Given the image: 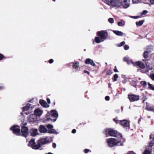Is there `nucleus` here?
Masks as SVG:
<instances>
[{
    "label": "nucleus",
    "mask_w": 154,
    "mask_h": 154,
    "mask_svg": "<svg viewBox=\"0 0 154 154\" xmlns=\"http://www.w3.org/2000/svg\"><path fill=\"white\" fill-rule=\"evenodd\" d=\"M118 78V75L117 74H116L114 76V79L113 82L116 81H117V79Z\"/></svg>",
    "instance_id": "obj_30"
},
{
    "label": "nucleus",
    "mask_w": 154,
    "mask_h": 154,
    "mask_svg": "<svg viewBox=\"0 0 154 154\" xmlns=\"http://www.w3.org/2000/svg\"><path fill=\"white\" fill-rule=\"evenodd\" d=\"M150 77L152 80H154V74H150Z\"/></svg>",
    "instance_id": "obj_37"
},
{
    "label": "nucleus",
    "mask_w": 154,
    "mask_h": 154,
    "mask_svg": "<svg viewBox=\"0 0 154 154\" xmlns=\"http://www.w3.org/2000/svg\"><path fill=\"white\" fill-rule=\"evenodd\" d=\"M76 130L75 129H73L72 131V133L73 134L75 133H76Z\"/></svg>",
    "instance_id": "obj_49"
},
{
    "label": "nucleus",
    "mask_w": 154,
    "mask_h": 154,
    "mask_svg": "<svg viewBox=\"0 0 154 154\" xmlns=\"http://www.w3.org/2000/svg\"><path fill=\"white\" fill-rule=\"evenodd\" d=\"M144 21L141 20L139 21L138 22H136V24L137 26H141L143 23Z\"/></svg>",
    "instance_id": "obj_25"
},
{
    "label": "nucleus",
    "mask_w": 154,
    "mask_h": 154,
    "mask_svg": "<svg viewBox=\"0 0 154 154\" xmlns=\"http://www.w3.org/2000/svg\"><path fill=\"white\" fill-rule=\"evenodd\" d=\"M130 0H121V5L124 8H128L130 6Z\"/></svg>",
    "instance_id": "obj_8"
},
{
    "label": "nucleus",
    "mask_w": 154,
    "mask_h": 154,
    "mask_svg": "<svg viewBox=\"0 0 154 154\" xmlns=\"http://www.w3.org/2000/svg\"><path fill=\"white\" fill-rule=\"evenodd\" d=\"M121 110H122V111H123V107H121Z\"/></svg>",
    "instance_id": "obj_59"
},
{
    "label": "nucleus",
    "mask_w": 154,
    "mask_h": 154,
    "mask_svg": "<svg viewBox=\"0 0 154 154\" xmlns=\"http://www.w3.org/2000/svg\"><path fill=\"white\" fill-rule=\"evenodd\" d=\"M147 13V11L146 10H144L142 12V14L145 15Z\"/></svg>",
    "instance_id": "obj_42"
},
{
    "label": "nucleus",
    "mask_w": 154,
    "mask_h": 154,
    "mask_svg": "<svg viewBox=\"0 0 154 154\" xmlns=\"http://www.w3.org/2000/svg\"><path fill=\"white\" fill-rule=\"evenodd\" d=\"M113 121L116 122V123H118L119 122V121L118 120V119L117 118H115L113 119Z\"/></svg>",
    "instance_id": "obj_40"
},
{
    "label": "nucleus",
    "mask_w": 154,
    "mask_h": 154,
    "mask_svg": "<svg viewBox=\"0 0 154 154\" xmlns=\"http://www.w3.org/2000/svg\"><path fill=\"white\" fill-rule=\"evenodd\" d=\"M54 62V60L52 59H50L49 60V63H53Z\"/></svg>",
    "instance_id": "obj_46"
},
{
    "label": "nucleus",
    "mask_w": 154,
    "mask_h": 154,
    "mask_svg": "<svg viewBox=\"0 0 154 154\" xmlns=\"http://www.w3.org/2000/svg\"><path fill=\"white\" fill-rule=\"evenodd\" d=\"M39 131L41 133H45L47 132L48 130L43 125H41L38 128Z\"/></svg>",
    "instance_id": "obj_12"
},
{
    "label": "nucleus",
    "mask_w": 154,
    "mask_h": 154,
    "mask_svg": "<svg viewBox=\"0 0 154 154\" xmlns=\"http://www.w3.org/2000/svg\"><path fill=\"white\" fill-rule=\"evenodd\" d=\"M129 48V46L127 45H125L124 46V49L126 50Z\"/></svg>",
    "instance_id": "obj_38"
},
{
    "label": "nucleus",
    "mask_w": 154,
    "mask_h": 154,
    "mask_svg": "<svg viewBox=\"0 0 154 154\" xmlns=\"http://www.w3.org/2000/svg\"><path fill=\"white\" fill-rule=\"evenodd\" d=\"M114 71L115 72H118V71L117 69H116V66H115V69H114Z\"/></svg>",
    "instance_id": "obj_48"
},
{
    "label": "nucleus",
    "mask_w": 154,
    "mask_h": 154,
    "mask_svg": "<svg viewBox=\"0 0 154 154\" xmlns=\"http://www.w3.org/2000/svg\"><path fill=\"white\" fill-rule=\"evenodd\" d=\"M104 133L106 135V137L110 136L123 138L121 134L119 133L116 131L110 128H106L105 129L104 131Z\"/></svg>",
    "instance_id": "obj_3"
},
{
    "label": "nucleus",
    "mask_w": 154,
    "mask_h": 154,
    "mask_svg": "<svg viewBox=\"0 0 154 154\" xmlns=\"http://www.w3.org/2000/svg\"><path fill=\"white\" fill-rule=\"evenodd\" d=\"M128 98L130 101L134 102L139 100V97L134 94H130L128 95Z\"/></svg>",
    "instance_id": "obj_9"
},
{
    "label": "nucleus",
    "mask_w": 154,
    "mask_h": 154,
    "mask_svg": "<svg viewBox=\"0 0 154 154\" xmlns=\"http://www.w3.org/2000/svg\"><path fill=\"white\" fill-rule=\"evenodd\" d=\"M30 108H32V107L31 106V105L29 103H27L26 105L23 108V111H27Z\"/></svg>",
    "instance_id": "obj_20"
},
{
    "label": "nucleus",
    "mask_w": 154,
    "mask_h": 154,
    "mask_svg": "<svg viewBox=\"0 0 154 154\" xmlns=\"http://www.w3.org/2000/svg\"><path fill=\"white\" fill-rule=\"evenodd\" d=\"M140 84L143 86V87L145 88L146 86V82L145 81H141L140 82Z\"/></svg>",
    "instance_id": "obj_27"
},
{
    "label": "nucleus",
    "mask_w": 154,
    "mask_h": 154,
    "mask_svg": "<svg viewBox=\"0 0 154 154\" xmlns=\"http://www.w3.org/2000/svg\"><path fill=\"white\" fill-rule=\"evenodd\" d=\"M110 85H111V84L110 83L109 84V87H110Z\"/></svg>",
    "instance_id": "obj_60"
},
{
    "label": "nucleus",
    "mask_w": 154,
    "mask_h": 154,
    "mask_svg": "<svg viewBox=\"0 0 154 154\" xmlns=\"http://www.w3.org/2000/svg\"><path fill=\"white\" fill-rule=\"evenodd\" d=\"M108 21L110 23H114V20L112 18H109L108 19Z\"/></svg>",
    "instance_id": "obj_34"
},
{
    "label": "nucleus",
    "mask_w": 154,
    "mask_h": 154,
    "mask_svg": "<svg viewBox=\"0 0 154 154\" xmlns=\"http://www.w3.org/2000/svg\"><path fill=\"white\" fill-rule=\"evenodd\" d=\"M53 138V137H50V138L51 139V140L50 141L49 140V141H48L49 142H51L53 141V140L52 139Z\"/></svg>",
    "instance_id": "obj_53"
},
{
    "label": "nucleus",
    "mask_w": 154,
    "mask_h": 154,
    "mask_svg": "<svg viewBox=\"0 0 154 154\" xmlns=\"http://www.w3.org/2000/svg\"><path fill=\"white\" fill-rule=\"evenodd\" d=\"M125 22L123 20H122L120 21H119L118 22V25L119 26H123L125 25Z\"/></svg>",
    "instance_id": "obj_24"
},
{
    "label": "nucleus",
    "mask_w": 154,
    "mask_h": 154,
    "mask_svg": "<svg viewBox=\"0 0 154 154\" xmlns=\"http://www.w3.org/2000/svg\"><path fill=\"white\" fill-rule=\"evenodd\" d=\"M148 52L147 51H145L143 53V57L145 58H146L148 57Z\"/></svg>",
    "instance_id": "obj_26"
},
{
    "label": "nucleus",
    "mask_w": 154,
    "mask_h": 154,
    "mask_svg": "<svg viewBox=\"0 0 154 154\" xmlns=\"http://www.w3.org/2000/svg\"><path fill=\"white\" fill-rule=\"evenodd\" d=\"M52 146L54 148H55L56 147V144L55 143H54L53 144Z\"/></svg>",
    "instance_id": "obj_47"
},
{
    "label": "nucleus",
    "mask_w": 154,
    "mask_h": 154,
    "mask_svg": "<svg viewBox=\"0 0 154 154\" xmlns=\"http://www.w3.org/2000/svg\"><path fill=\"white\" fill-rule=\"evenodd\" d=\"M53 128L52 125L49 124V133L57 134L58 133L55 129Z\"/></svg>",
    "instance_id": "obj_13"
},
{
    "label": "nucleus",
    "mask_w": 154,
    "mask_h": 154,
    "mask_svg": "<svg viewBox=\"0 0 154 154\" xmlns=\"http://www.w3.org/2000/svg\"><path fill=\"white\" fill-rule=\"evenodd\" d=\"M104 2L112 7H119L121 5L120 2L119 0H106L104 1Z\"/></svg>",
    "instance_id": "obj_6"
},
{
    "label": "nucleus",
    "mask_w": 154,
    "mask_h": 154,
    "mask_svg": "<svg viewBox=\"0 0 154 154\" xmlns=\"http://www.w3.org/2000/svg\"><path fill=\"white\" fill-rule=\"evenodd\" d=\"M10 130L12 131V133L16 136L21 135L20 127L18 125H14L11 126Z\"/></svg>",
    "instance_id": "obj_5"
},
{
    "label": "nucleus",
    "mask_w": 154,
    "mask_h": 154,
    "mask_svg": "<svg viewBox=\"0 0 154 154\" xmlns=\"http://www.w3.org/2000/svg\"><path fill=\"white\" fill-rule=\"evenodd\" d=\"M50 103H51V101H50V100L49 99V104H50Z\"/></svg>",
    "instance_id": "obj_58"
},
{
    "label": "nucleus",
    "mask_w": 154,
    "mask_h": 154,
    "mask_svg": "<svg viewBox=\"0 0 154 154\" xmlns=\"http://www.w3.org/2000/svg\"><path fill=\"white\" fill-rule=\"evenodd\" d=\"M79 66V62H75L73 63L72 67L74 69H75L76 70H78V68Z\"/></svg>",
    "instance_id": "obj_19"
},
{
    "label": "nucleus",
    "mask_w": 154,
    "mask_h": 154,
    "mask_svg": "<svg viewBox=\"0 0 154 154\" xmlns=\"http://www.w3.org/2000/svg\"><path fill=\"white\" fill-rule=\"evenodd\" d=\"M48 142V140L45 138H42L37 141V143L35 142V139H32L30 140L28 146L31 147L32 149H38L42 145L47 143Z\"/></svg>",
    "instance_id": "obj_1"
},
{
    "label": "nucleus",
    "mask_w": 154,
    "mask_h": 154,
    "mask_svg": "<svg viewBox=\"0 0 154 154\" xmlns=\"http://www.w3.org/2000/svg\"><path fill=\"white\" fill-rule=\"evenodd\" d=\"M125 44V42L124 41H123L122 42H121V43H120V44H118V45L119 47H121L122 46V45H124Z\"/></svg>",
    "instance_id": "obj_36"
},
{
    "label": "nucleus",
    "mask_w": 154,
    "mask_h": 154,
    "mask_svg": "<svg viewBox=\"0 0 154 154\" xmlns=\"http://www.w3.org/2000/svg\"><path fill=\"white\" fill-rule=\"evenodd\" d=\"M146 109L147 110L152 111L154 112V106H147Z\"/></svg>",
    "instance_id": "obj_23"
},
{
    "label": "nucleus",
    "mask_w": 154,
    "mask_h": 154,
    "mask_svg": "<svg viewBox=\"0 0 154 154\" xmlns=\"http://www.w3.org/2000/svg\"><path fill=\"white\" fill-rule=\"evenodd\" d=\"M34 113L36 116H40L42 115V112L41 109H37L35 110Z\"/></svg>",
    "instance_id": "obj_16"
},
{
    "label": "nucleus",
    "mask_w": 154,
    "mask_h": 154,
    "mask_svg": "<svg viewBox=\"0 0 154 154\" xmlns=\"http://www.w3.org/2000/svg\"><path fill=\"white\" fill-rule=\"evenodd\" d=\"M112 73V72L111 70H109L107 71L106 74L107 75H111Z\"/></svg>",
    "instance_id": "obj_32"
},
{
    "label": "nucleus",
    "mask_w": 154,
    "mask_h": 154,
    "mask_svg": "<svg viewBox=\"0 0 154 154\" xmlns=\"http://www.w3.org/2000/svg\"><path fill=\"white\" fill-rule=\"evenodd\" d=\"M30 135L32 136L35 137L39 134L38 132V130L37 129H31L30 131Z\"/></svg>",
    "instance_id": "obj_14"
},
{
    "label": "nucleus",
    "mask_w": 154,
    "mask_h": 154,
    "mask_svg": "<svg viewBox=\"0 0 154 154\" xmlns=\"http://www.w3.org/2000/svg\"><path fill=\"white\" fill-rule=\"evenodd\" d=\"M123 60L125 62H127L128 61V58L127 57H125L123 58Z\"/></svg>",
    "instance_id": "obj_44"
},
{
    "label": "nucleus",
    "mask_w": 154,
    "mask_h": 154,
    "mask_svg": "<svg viewBox=\"0 0 154 154\" xmlns=\"http://www.w3.org/2000/svg\"><path fill=\"white\" fill-rule=\"evenodd\" d=\"M84 72L85 73H87L88 75H89V72L88 71H87V70H85L84 71Z\"/></svg>",
    "instance_id": "obj_52"
},
{
    "label": "nucleus",
    "mask_w": 154,
    "mask_h": 154,
    "mask_svg": "<svg viewBox=\"0 0 154 154\" xmlns=\"http://www.w3.org/2000/svg\"><path fill=\"white\" fill-rule=\"evenodd\" d=\"M49 154H53V153H51V152H49Z\"/></svg>",
    "instance_id": "obj_64"
},
{
    "label": "nucleus",
    "mask_w": 154,
    "mask_h": 154,
    "mask_svg": "<svg viewBox=\"0 0 154 154\" xmlns=\"http://www.w3.org/2000/svg\"><path fill=\"white\" fill-rule=\"evenodd\" d=\"M85 63L86 64H90L94 66H96V64L94 63L93 60L89 58L86 59L85 61Z\"/></svg>",
    "instance_id": "obj_15"
},
{
    "label": "nucleus",
    "mask_w": 154,
    "mask_h": 154,
    "mask_svg": "<svg viewBox=\"0 0 154 154\" xmlns=\"http://www.w3.org/2000/svg\"><path fill=\"white\" fill-rule=\"evenodd\" d=\"M48 120H49H49H51V119L50 118H49Z\"/></svg>",
    "instance_id": "obj_62"
},
{
    "label": "nucleus",
    "mask_w": 154,
    "mask_h": 154,
    "mask_svg": "<svg viewBox=\"0 0 154 154\" xmlns=\"http://www.w3.org/2000/svg\"><path fill=\"white\" fill-rule=\"evenodd\" d=\"M105 99L107 101L109 100V96H106L105 97Z\"/></svg>",
    "instance_id": "obj_43"
},
{
    "label": "nucleus",
    "mask_w": 154,
    "mask_h": 154,
    "mask_svg": "<svg viewBox=\"0 0 154 154\" xmlns=\"http://www.w3.org/2000/svg\"><path fill=\"white\" fill-rule=\"evenodd\" d=\"M46 127L48 128V125H46Z\"/></svg>",
    "instance_id": "obj_61"
},
{
    "label": "nucleus",
    "mask_w": 154,
    "mask_h": 154,
    "mask_svg": "<svg viewBox=\"0 0 154 154\" xmlns=\"http://www.w3.org/2000/svg\"><path fill=\"white\" fill-rule=\"evenodd\" d=\"M98 36L95 38V42L98 43L103 41L108 36V33L106 31H102L98 32Z\"/></svg>",
    "instance_id": "obj_4"
},
{
    "label": "nucleus",
    "mask_w": 154,
    "mask_h": 154,
    "mask_svg": "<svg viewBox=\"0 0 154 154\" xmlns=\"http://www.w3.org/2000/svg\"><path fill=\"white\" fill-rule=\"evenodd\" d=\"M6 58V57L4 56L2 54L0 53V61L3 59H5Z\"/></svg>",
    "instance_id": "obj_29"
},
{
    "label": "nucleus",
    "mask_w": 154,
    "mask_h": 154,
    "mask_svg": "<svg viewBox=\"0 0 154 154\" xmlns=\"http://www.w3.org/2000/svg\"><path fill=\"white\" fill-rule=\"evenodd\" d=\"M26 125V123H24V124L23 125L24 126H25V125Z\"/></svg>",
    "instance_id": "obj_57"
},
{
    "label": "nucleus",
    "mask_w": 154,
    "mask_h": 154,
    "mask_svg": "<svg viewBox=\"0 0 154 154\" xmlns=\"http://www.w3.org/2000/svg\"><path fill=\"white\" fill-rule=\"evenodd\" d=\"M150 2L151 4H154V0H150Z\"/></svg>",
    "instance_id": "obj_50"
},
{
    "label": "nucleus",
    "mask_w": 154,
    "mask_h": 154,
    "mask_svg": "<svg viewBox=\"0 0 154 154\" xmlns=\"http://www.w3.org/2000/svg\"><path fill=\"white\" fill-rule=\"evenodd\" d=\"M125 141V140L123 138H120L119 140L118 138H109L107 140V142L108 146L112 147L116 145L122 146L123 143Z\"/></svg>",
    "instance_id": "obj_2"
},
{
    "label": "nucleus",
    "mask_w": 154,
    "mask_h": 154,
    "mask_svg": "<svg viewBox=\"0 0 154 154\" xmlns=\"http://www.w3.org/2000/svg\"><path fill=\"white\" fill-rule=\"evenodd\" d=\"M51 115L52 116L56 118L55 119L53 120L54 122H55L57 120V118L58 117V114L57 111L54 109L52 110L51 111Z\"/></svg>",
    "instance_id": "obj_11"
},
{
    "label": "nucleus",
    "mask_w": 154,
    "mask_h": 154,
    "mask_svg": "<svg viewBox=\"0 0 154 154\" xmlns=\"http://www.w3.org/2000/svg\"><path fill=\"white\" fill-rule=\"evenodd\" d=\"M21 136L26 137L29 135V129L27 127L23 126L22 127L21 130Z\"/></svg>",
    "instance_id": "obj_7"
},
{
    "label": "nucleus",
    "mask_w": 154,
    "mask_h": 154,
    "mask_svg": "<svg viewBox=\"0 0 154 154\" xmlns=\"http://www.w3.org/2000/svg\"><path fill=\"white\" fill-rule=\"evenodd\" d=\"M128 154H136L133 151H131L129 152Z\"/></svg>",
    "instance_id": "obj_51"
},
{
    "label": "nucleus",
    "mask_w": 154,
    "mask_h": 154,
    "mask_svg": "<svg viewBox=\"0 0 154 154\" xmlns=\"http://www.w3.org/2000/svg\"><path fill=\"white\" fill-rule=\"evenodd\" d=\"M140 70H141V72L143 73H145L147 72H148V70L147 69H143L142 70V69H140Z\"/></svg>",
    "instance_id": "obj_35"
},
{
    "label": "nucleus",
    "mask_w": 154,
    "mask_h": 154,
    "mask_svg": "<svg viewBox=\"0 0 154 154\" xmlns=\"http://www.w3.org/2000/svg\"><path fill=\"white\" fill-rule=\"evenodd\" d=\"M32 100H29V102H32Z\"/></svg>",
    "instance_id": "obj_63"
},
{
    "label": "nucleus",
    "mask_w": 154,
    "mask_h": 154,
    "mask_svg": "<svg viewBox=\"0 0 154 154\" xmlns=\"http://www.w3.org/2000/svg\"><path fill=\"white\" fill-rule=\"evenodd\" d=\"M34 116V115H31V116H30V120L32 122L35 121V120L36 119H33L32 120L31 119L32 118V117L33 116Z\"/></svg>",
    "instance_id": "obj_41"
},
{
    "label": "nucleus",
    "mask_w": 154,
    "mask_h": 154,
    "mask_svg": "<svg viewBox=\"0 0 154 154\" xmlns=\"http://www.w3.org/2000/svg\"><path fill=\"white\" fill-rule=\"evenodd\" d=\"M134 17L135 18H138V17H137V16H134V17Z\"/></svg>",
    "instance_id": "obj_55"
},
{
    "label": "nucleus",
    "mask_w": 154,
    "mask_h": 154,
    "mask_svg": "<svg viewBox=\"0 0 154 154\" xmlns=\"http://www.w3.org/2000/svg\"><path fill=\"white\" fill-rule=\"evenodd\" d=\"M131 84L134 87H136V82L135 81L132 80L131 82Z\"/></svg>",
    "instance_id": "obj_31"
},
{
    "label": "nucleus",
    "mask_w": 154,
    "mask_h": 154,
    "mask_svg": "<svg viewBox=\"0 0 154 154\" xmlns=\"http://www.w3.org/2000/svg\"><path fill=\"white\" fill-rule=\"evenodd\" d=\"M89 151V149H85L84 150L85 152L86 153H87Z\"/></svg>",
    "instance_id": "obj_45"
},
{
    "label": "nucleus",
    "mask_w": 154,
    "mask_h": 154,
    "mask_svg": "<svg viewBox=\"0 0 154 154\" xmlns=\"http://www.w3.org/2000/svg\"><path fill=\"white\" fill-rule=\"evenodd\" d=\"M150 139H152V140L149 143V145L150 146H152L154 145V134L150 135Z\"/></svg>",
    "instance_id": "obj_18"
},
{
    "label": "nucleus",
    "mask_w": 154,
    "mask_h": 154,
    "mask_svg": "<svg viewBox=\"0 0 154 154\" xmlns=\"http://www.w3.org/2000/svg\"><path fill=\"white\" fill-rule=\"evenodd\" d=\"M113 32L116 35L119 36H122L123 33L121 31L118 30H113Z\"/></svg>",
    "instance_id": "obj_21"
},
{
    "label": "nucleus",
    "mask_w": 154,
    "mask_h": 154,
    "mask_svg": "<svg viewBox=\"0 0 154 154\" xmlns=\"http://www.w3.org/2000/svg\"><path fill=\"white\" fill-rule=\"evenodd\" d=\"M120 124L124 127H129L130 126L129 122L126 120H122L119 121Z\"/></svg>",
    "instance_id": "obj_10"
},
{
    "label": "nucleus",
    "mask_w": 154,
    "mask_h": 154,
    "mask_svg": "<svg viewBox=\"0 0 154 154\" xmlns=\"http://www.w3.org/2000/svg\"><path fill=\"white\" fill-rule=\"evenodd\" d=\"M148 88L150 89L154 90V86L149 83H148Z\"/></svg>",
    "instance_id": "obj_28"
},
{
    "label": "nucleus",
    "mask_w": 154,
    "mask_h": 154,
    "mask_svg": "<svg viewBox=\"0 0 154 154\" xmlns=\"http://www.w3.org/2000/svg\"><path fill=\"white\" fill-rule=\"evenodd\" d=\"M39 103L43 107H45L47 104L46 102L42 100H40Z\"/></svg>",
    "instance_id": "obj_22"
},
{
    "label": "nucleus",
    "mask_w": 154,
    "mask_h": 154,
    "mask_svg": "<svg viewBox=\"0 0 154 154\" xmlns=\"http://www.w3.org/2000/svg\"><path fill=\"white\" fill-rule=\"evenodd\" d=\"M143 154H150V152L149 150H146L144 152Z\"/></svg>",
    "instance_id": "obj_39"
},
{
    "label": "nucleus",
    "mask_w": 154,
    "mask_h": 154,
    "mask_svg": "<svg viewBox=\"0 0 154 154\" xmlns=\"http://www.w3.org/2000/svg\"><path fill=\"white\" fill-rule=\"evenodd\" d=\"M122 83H125L126 82L125 80H124L122 81Z\"/></svg>",
    "instance_id": "obj_54"
},
{
    "label": "nucleus",
    "mask_w": 154,
    "mask_h": 154,
    "mask_svg": "<svg viewBox=\"0 0 154 154\" xmlns=\"http://www.w3.org/2000/svg\"><path fill=\"white\" fill-rule=\"evenodd\" d=\"M141 1V0H132L134 4H137Z\"/></svg>",
    "instance_id": "obj_33"
},
{
    "label": "nucleus",
    "mask_w": 154,
    "mask_h": 154,
    "mask_svg": "<svg viewBox=\"0 0 154 154\" xmlns=\"http://www.w3.org/2000/svg\"><path fill=\"white\" fill-rule=\"evenodd\" d=\"M135 65L138 66L141 69H144L145 67V65L141 62H137L135 63Z\"/></svg>",
    "instance_id": "obj_17"
},
{
    "label": "nucleus",
    "mask_w": 154,
    "mask_h": 154,
    "mask_svg": "<svg viewBox=\"0 0 154 154\" xmlns=\"http://www.w3.org/2000/svg\"><path fill=\"white\" fill-rule=\"evenodd\" d=\"M48 98H47L46 99V100L48 103Z\"/></svg>",
    "instance_id": "obj_56"
}]
</instances>
